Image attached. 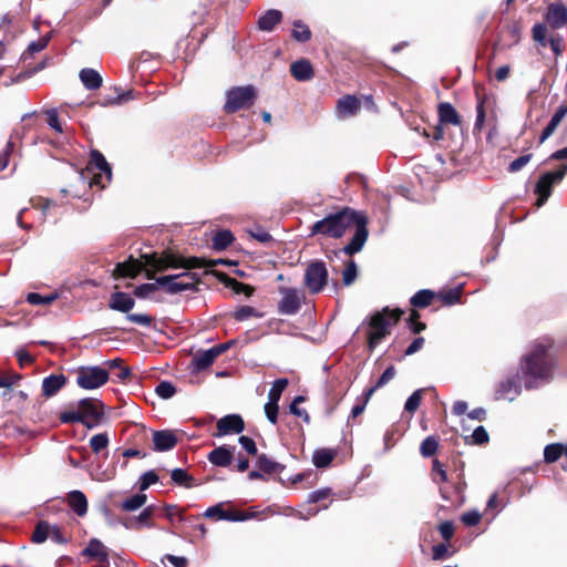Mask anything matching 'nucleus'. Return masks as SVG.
I'll use <instances>...</instances> for the list:
<instances>
[{
    "label": "nucleus",
    "mask_w": 567,
    "mask_h": 567,
    "mask_svg": "<svg viewBox=\"0 0 567 567\" xmlns=\"http://www.w3.org/2000/svg\"><path fill=\"white\" fill-rule=\"evenodd\" d=\"M352 226L355 228L354 235L342 249L346 255L352 256L363 248L369 236L368 217L364 213L343 207L316 221L311 227V235L320 234L331 238H341Z\"/></svg>",
    "instance_id": "1"
},
{
    "label": "nucleus",
    "mask_w": 567,
    "mask_h": 567,
    "mask_svg": "<svg viewBox=\"0 0 567 567\" xmlns=\"http://www.w3.org/2000/svg\"><path fill=\"white\" fill-rule=\"evenodd\" d=\"M403 315L404 311L401 308L390 309L384 307L370 317L367 332V343L370 351H373L383 339L391 334V329L399 323Z\"/></svg>",
    "instance_id": "2"
},
{
    "label": "nucleus",
    "mask_w": 567,
    "mask_h": 567,
    "mask_svg": "<svg viewBox=\"0 0 567 567\" xmlns=\"http://www.w3.org/2000/svg\"><path fill=\"white\" fill-rule=\"evenodd\" d=\"M174 250L167 248L162 252L142 254L138 259L130 256L127 260L118 262L114 269V276L116 278H135L142 271H145L147 279H154L156 272H164L165 270H158L155 266L156 260H162L164 256Z\"/></svg>",
    "instance_id": "3"
},
{
    "label": "nucleus",
    "mask_w": 567,
    "mask_h": 567,
    "mask_svg": "<svg viewBox=\"0 0 567 567\" xmlns=\"http://www.w3.org/2000/svg\"><path fill=\"white\" fill-rule=\"evenodd\" d=\"M112 178V168L106 162L104 155L97 151L92 150L90 153V161L85 169L78 174L79 182L90 187L96 185L100 188L105 187L104 179L110 183Z\"/></svg>",
    "instance_id": "4"
},
{
    "label": "nucleus",
    "mask_w": 567,
    "mask_h": 567,
    "mask_svg": "<svg viewBox=\"0 0 567 567\" xmlns=\"http://www.w3.org/2000/svg\"><path fill=\"white\" fill-rule=\"evenodd\" d=\"M551 370V358L544 346H537L522 363V373L533 381L549 379Z\"/></svg>",
    "instance_id": "5"
},
{
    "label": "nucleus",
    "mask_w": 567,
    "mask_h": 567,
    "mask_svg": "<svg viewBox=\"0 0 567 567\" xmlns=\"http://www.w3.org/2000/svg\"><path fill=\"white\" fill-rule=\"evenodd\" d=\"M217 265H231V261L226 259H206L202 257H184L178 252H168L162 260H156L155 266L158 270L178 269L186 270L198 268H213Z\"/></svg>",
    "instance_id": "6"
},
{
    "label": "nucleus",
    "mask_w": 567,
    "mask_h": 567,
    "mask_svg": "<svg viewBox=\"0 0 567 567\" xmlns=\"http://www.w3.org/2000/svg\"><path fill=\"white\" fill-rule=\"evenodd\" d=\"M257 96V89L252 84L233 86L226 92L224 112L234 114L240 110H248L255 104Z\"/></svg>",
    "instance_id": "7"
},
{
    "label": "nucleus",
    "mask_w": 567,
    "mask_h": 567,
    "mask_svg": "<svg viewBox=\"0 0 567 567\" xmlns=\"http://www.w3.org/2000/svg\"><path fill=\"white\" fill-rule=\"evenodd\" d=\"M135 306V300L126 292L116 291L111 293L109 307L112 310L127 313L126 319L141 326H151L153 317L145 313H128Z\"/></svg>",
    "instance_id": "8"
},
{
    "label": "nucleus",
    "mask_w": 567,
    "mask_h": 567,
    "mask_svg": "<svg viewBox=\"0 0 567 567\" xmlns=\"http://www.w3.org/2000/svg\"><path fill=\"white\" fill-rule=\"evenodd\" d=\"M567 175V164H561L558 169L554 172H546L540 175L535 184L534 194L537 196L536 205L542 207L551 196L553 188L559 184Z\"/></svg>",
    "instance_id": "9"
},
{
    "label": "nucleus",
    "mask_w": 567,
    "mask_h": 567,
    "mask_svg": "<svg viewBox=\"0 0 567 567\" xmlns=\"http://www.w3.org/2000/svg\"><path fill=\"white\" fill-rule=\"evenodd\" d=\"M75 373L76 384L84 390L99 389L110 379L109 371L99 365L79 367Z\"/></svg>",
    "instance_id": "10"
},
{
    "label": "nucleus",
    "mask_w": 567,
    "mask_h": 567,
    "mask_svg": "<svg viewBox=\"0 0 567 567\" xmlns=\"http://www.w3.org/2000/svg\"><path fill=\"white\" fill-rule=\"evenodd\" d=\"M305 286L310 293L321 292L328 284V270L322 260H313L308 264L305 271Z\"/></svg>",
    "instance_id": "11"
},
{
    "label": "nucleus",
    "mask_w": 567,
    "mask_h": 567,
    "mask_svg": "<svg viewBox=\"0 0 567 567\" xmlns=\"http://www.w3.org/2000/svg\"><path fill=\"white\" fill-rule=\"evenodd\" d=\"M78 410L82 415V424L94 427L103 416V403L96 399L85 398L79 401Z\"/></svg>",
    "instance_id": "12"
},
{
    "label": "nucleus",
    "mask_w": 567,
    "mask_h": 567,
    "mask_svg": "<svg viewBox=\"0 0 567 567\" xmlns=\"http://www.w3.org/2000/svg\"><path fill=\"white\" fill-rule=\"evenodd\" d=\"M279 293L282 296L278 303V312L281 315H296L301 307V298L296 288L279 287Z\"/></svg>",
    "instance_id": "13"
},
{
    "label": "nucleus",
    "mask_w": 567,
    "mask_h": 567,
    "mask_svg": "<svg viewBox=\"0 0 567 567\" xmlns=\"http://www.w3.org/2000/svg\"><path fill=\"white\" fill-rule=\"evenodd\" d=\"M217 432L214 436L220 437L229 434H239L245 430L244 419L239 414H228L216 423Z\"/></svg>",
    "instance_id": "14"
},
{
    "label": "nucleus",
    "mask_w": 567,
    "mask_h": 567,
    "mask_svg": "<svg viewBox=\"0 0 567 567\" xmlns=\"http://www.w3.org/2000/svg\"><path fill=\"white\" fill-rule=\"evenodd\" d=\"M81 554L82 556L96 560L99 567H110L107 548L97 538L90 539L87 546L82 550Z\"/></svg>",
    "instance_id": "15"
},
{
    "label": "nucleus",
    "mask_w": 567,
    "mask_h": 567,
    "mask_svg": "<svg viewBox=\"0 0 567 567\" xmlns=\"http://www.w3.org/2000/svg\"><path fill=\"white\" fill-rule=\"evenodd\" d=\"M152 436L153 450L156 452L171 451L178 443L177 433L172 430L153 431Z\"/></svg>",
    "instance_id": "16"
},
{
    "label": "nucleus",
    "mask_w": 567,
    "mask_h": 567,
    "mask_svg": "<svg viewBox=\"0 0 567 567\" xmlns=\"http://www.w3.org/2000/svg\"><path fill=\"white\" fill-rule=\"evenodd\" d=\"M545 19L550 28H563L567 24V7L560 1L550 3L547 8Z\"/></svg>",
    "instance_id": "17"
},
{
    "label": "nucleus",
    "mask_w": 567,
    "mask_h": 567,
    "mask_svg": "<svg viewBox=\"0 0 567 567\" xmlns=\"http://www.w3.org/2000/svg\"><path fill=\"white\" fill-rule=\"evenodd\" d=\"M235 449V446L229 445L218 446L208 453L207 458L215 466H229L234 457Z\"/></svg>",
    "instance_id": "18"
},
{
    "label": "nucleus",
    "mask_w": 567,
    "mask_h": 567,
    "mask_svg": "<svg viewBox=\"0 0 567 567\" xmlns=\"http://www.w3.org/2000/svg\"><path fill=\"white\" fill-rule=\"evenodd\" d=\"M439 122L443 125L461 126L462 118L455 107L449 102H441L437 105Z\"/></svg>",
    "instance_id": "19"
},
{
    "label": "nucleus",
    "mask_w": 567,
    "mask_h": 567,
    "mask_svg": "<svg viewBox=\"0 0 567 567\" xmlns=\"http://www.w3.org/2000/svg\"><path fill=\"white\" fill-rule=\"evenodd\" d=\"M567 115V101L563 102L558 109L553 114L550 121L546 125V127L543 130L540 136H539V144H543L547 138H549L555 131L557 130L558 125L561 123V121Z\"/></svg>",
    "instance_id": "20"
},
{
    "label": "nucleus",
    "mask_w": 567,
    "mask_h": 567,
    "mask_svg": "<svg viewBox=\"0 0 567 567\" xmlns=\"http://www.w3.org/2000/svg\"><path fill=\"white\" fill-rule=\"evenodd\" d=\"M214 275L218 280L225 285V287L231 289L235 293H244L246 297H250L255 292V288L250 285L240 282L235 278L229 277L227 274L221 271H215Z\"/></svg>",
    "instance_id": "21"
},
{
    "label": "nucleus",
    "mask_w": 567,
    "mask_h": 567,
    "mask_svg": "<svg viewBox=\"0 0 567 567\" xmlns=\"http://www.w3.org/2000/svg\"><path fill=\"white\" fill-rule=\"evenodd\" d=\"M336 109L341 117L353 116L361 109V101L355 95L347 94L338 100Z\"/></svg>",
    "instance_id": "22"
},
{
    "label": "nucleus",
    "mask_w": 567,
    "mask_h": 567,
    "mask_svg": "<svg viewBox=\"0 0 567 567\" xmlns=\"http://www.w3.org/2000/svg\"><path fill=\"white\" fill-rule=\"evenodd\" d=\"M181 276L168 275L162 276L157 278V285L159 288L164 289L167 293L176 295L186 290L192 289L190 284L179 282L178 278Z\"/></svg>",
    "instance_id": "23"
},
{
    "label": "nucleus",
    "mask_w": 567,
    "mask_h": 567,
    "mask_svg": "<svg viewBox=\"0 0 567 567\" xmlns=\"http://www.w3.org/2000/svg\"><path fill=\"white\" fill-rule=\"evenodd\" d=\"M290 73L297 81H309L315 76L312 64L307 59H300L290 64Z\"/></svg>",
    "instance_id": "24"
},
{
    "label": "nucleus",
    "mask_w": 567,
    "mask_h": 567,
    "mask_svg": "<svg viewBox=\"0 0 567 567\" xmlns=\"http://www.w3.org/2000/svg\"><path fill=\"white\" fill-rule=\"evenodd\" d=\"M68 382L63 374H51L42 381V394L45 398L55 395Z\"/></svg>",
    "instance_id": "25"
},
{
    "label": "nucleus",
    "mask_w": 567,
    "mask_h": 567,
    "mask_svg": "<svg viewBox=\"0 0 567 567\" xmlns=\"http://www.w3.org/2000/svg\"><path fill=\"white\" fill-rule=\"evenodd\" d=\"M282 12L277 9H269L257 21V27L261 31L271 32L277 24L282 21Z\"/></svg>",
    "instance_id": "26"
},
{
    "label": "nucleus",
    "mask_w": 567,
    "mask_h": 567,
    "mask_svg": "<svg viewBox=\"0 0 567 567\" xmlns=\"http://www.w3.org/2000/svg\"><path fill=\"white\" fill-rule=\"evenodd\" d=\"M68 505L80 517L87 513V499L83 492L72 491L66 496Z\"/></svg>",
    "instance_id": "27"
},
{
    "label": "nucleus",
    "mask_w": 567,
    "mask_h": 567,
    "mask_svg": "<svg viewBox=\"0 0 567 567\" xmlns=\"http://www.w3.org/2000/svg\"><path fill=\"white\" fill-rule=\"evenodd\" d=\"M436 299V292L430 289H421L410 298V303L416 309L427 308Z\"/></svg>",
    "instance_id": "28"
},
{
    "label": "nucleus",
    "mask_w": 567,
    "mask_h": 567,
    "mask_svg": "<svg viewBox=\"0 0 567 567\" xmlns=\"http://www.w3.org/2000/svg\"><path fill=\"white\" fill-rule=\"evenodd\" d=\"M338 451L332 449L316 450L312 456V462L317 468L328 467L337 457Z\"/></svg>",
    "instance_id": "29"
},
{
    "label": "nucleus",
    "mask_w": 567,
    "mask_h": 567,
    "mask_svg": "<svg viewBox=\"0 0 567 567\" xmlns=\"http://www.w3.org/2000/svg\"><path fill=\"white\" fill-rule=\"evenodd\" d=\"M80 79L87 90H96L102 85V76L94 69L85 68L80 71Z\"/></svg>",
    "instance_id": "30"
},
{
    "label": "nucleus",
    "mask_w": 567,
    "mask_h": 567,
    "mask_svg": "<svg viewBox=\"0 0 567 567\" xmlns=\"http://www.w3.org/2000/svg\"><path fill=\"white\" fill-rule=\"evenodd\" d=\"M257 467L266 474H279L285 470V466L271 458L266 454L257 455Z\"/></svg>",
    "instance_id": "31"
},
{
    "label": "nucleus",
    "mask_w": 567,
    "mask_h": 567,
    "mask_svg": "<svg viewBox=\"0 0 567 567\" xmlns=\"http://www.w3.org/2000/svg\"><path fill=\"white\" fill-rule=\"evenodd\" d=\"M463 287L451 288L436 292V299H439L444 306H453L461 302Z\"/></svg>",
    "instance_id": "32"
},
{
    "label": "nucleus",
    "mask_w": 567,
    "mask_h": 567,
    "mask_svg": "<svg viewBox=\"0 0 567 567\" xmlns=\"http://www.w3.org/2000/svg\"><path fill=\"white\" fill-rule=\"evenodd\" d=\"M215 360V354L213 353L212 349H208L206 351L197 352V354L193 358L192 363L196 371H204L209 368Z\"/></svg>",
    "instance_id": "33"
},
{
    "label": "nucleus",
    "mask_w": 567,
    "mask_h": 567,
    "mask_svg": "<svg viewBox=\"0 0 567 567\" xmlns=\"http://www.w3.org/2000/svg\"><path fill=\"white\" fill-rule=\"evenodd\" d=\"M234 240L235 237L230 230H219L213 236V248L217 251H221L226 249L228 246H230Z\"/></svg>",
    "instance_id": "34"
},
{
    "label": "nucleus",
    "mask_w": 567,
    "mask_h": 567,
    "mask_svg": "<svg viewBox=\"0 0 567 567\" xmlns=\"http://www.w3.org/2000/svg\"><path fill=\"white\" fill-rule=\"evenodd\" d=\"M114 94H107L104 96V99L101 101V105L109 106L113 104H118L123 101H128L132 99V90L128 91H122L121 87H113Z\"/></svg>",
    "instance_id": "35"
},
{
    "label": "nucleus",
    "mask_w": 567,
    "mask_h": 567,
    "mask_svg": "<svg viewBox=\"0 0 567 567\" xmlns=\"http://www.w3.org/2000/svg\"><path fill=\"white\" fill-rule=\"evenodd\" d=\"M146 501L147 496L141 492L123 501L120 504V508L123 512H134L144 506Z\"/></svg>",
    "instance_id": "36"
},
{
    "label": "nucleus",
    "mask_w": 567,
    "mask_h": 567,
    "mask_svg": "<svg viewBox=\"0 0 567 567\" xmlns=\"http://www.w3.org/2000/svg\"><path fill=\"white\" fill-rule=\"evenodd\" d=\"M565 454V445L561 443H551L544 449V461L548 464L555 463Z\"/></svg>",
    "instance_id": "37"
},
{
    "label": "nucleus",
    "mask_w": 567,
    "mask_h": 567,
    "mask_svg": "<svg viewBox=\"0 0 567 567\" xmlns=\"http://www.w3.org/2000/svg\"><path fill=\"white\" fill-rule=\"evenodd\" d=\"M291 37L298 42H307L311 39L312 32L309 29V27L301 20H296L293 22V30L291 32Z\"/></svg>",
    "instance_id": "38"
},
{
    "label": "nucleus",
    "mask_w": 567,
    "mask_h": 567,
    "mask_svg": "<svg viewBox=\"0 0 567 567\" xmlns=\"http://www.w3.org/2000/svg\"><path fill=\"white\" fill-rule=\"evenodd\" d=\"M51 525L47 520H40L34 527L31 540L35 544L44 543L50 535Z\"/></svg>",
    "instance_id": "39"
},
{
    "label": "nucleus",
    "mask_w": 567,
    "mask_h": 567,
    "mask_svg": "<svg viewBox=\"0 0 567 567\" xmlns=\"http://www.w3.org/2000/svg\"><path fill=\"white\" fill-rule=\"evenodd\" d=\"M289 381L286 378L277 379L268 393V401L279 403L285 389L288 386Z\"/></svg>",
    "instance_id": "40"
},
{
    "label": "nucleus",
    "mask_w": 567,
    "mask_h": 567,
    "mask_svg": "<svg viewBox=\"0 0 567 567\" xmlns=\"http://www.w3.org/2000/svg\"><path fill=\"white\" fill-rule=\"evenodd\" d=\"M477 104H476V121L474 124V130L481 131L485 124V103L486 96L484 94L476 93Z\"/></svg>",
    "instance_id": "41"
},
{
    "label": "nucleus",
    "mask_w": 567,
    "mask_h": 567,
    "mask_svg": "<svg viewBox=\"0 0 567 567\" xmlns=\"http://www.w3.org/2000/svg\"><path fill=\"white\" fill-rule=\"evenodd\" d=\"M477 104H476V121L474 124V130L481 131L485 124V103L486 96L484 94L476 93Z\"/></svg>",
    "instance_id": "42"
},
{
    "label": "nucleus",
    "mask_w": 567,
    "mask_h": 567,
    "mask_svg": "<svg viewBox=\"0 0 567 567\" xmlns=\"http://www.w3.org/2000/svg\"><path fill=\"white\" fill-rule=\"evenodd\" d=\"M171 478L176 485L184 487H190L194 482V477L183 468H174L171 472Z\"/></svg>",
    "instance_id": "43"
},
{
    "label": "nucleus",
    "mask_w": 567,
    "mask_h": 567,
    "mask_svg": "<svg viewBox=\"0 0 567 567\" xmlns=\"http://www.w3.org/2000/svg\"><path fill=\"white\" fill-rule=\"evenodd\" d=\"M255 517V513L229 508L225 509L223 520L244 522Z\"/></svg>",
    "instance_id": "44"
},
{
    "label": "nucleus",
    "mask_w": 567,
    "mask_h": 567,
    "mask_svg": "<svg viewBox=\"0 0 567 567\" xmlns=\"http://www.w3.org/2000/svg\"><path fill=\"white\" fill-rule=\"evenodd\" d=\"M439 449V441L435 436L425 437L420 446V453L423 457H431L436 454Z\"/></svg>",
    "instance_id": "45"
},
{
    "label": "nucleus",
    "mask_w": 567,
    "mask_h": 567,
    "mask_svg": "<svg viewBox=\"0 0 567 567\" xmlns=\"http://www.w3.org/2000/svg\"><path fill=\"white\" fill-rule=\"evenodd\" d=\"M465 442L471 444H477L483 445L488 443L489 435L484 426L480 425L476 429H474L471 436H465Z\"/></svg>",
    "instance_id": "46"
},
{
    "label": "nucleus",
    "mask_w": 567,
    "mask_h": 567,
    "mask_svg": "<svg viewBox=\"0 0 567 567\" xmlns=\"http://www.w3.org/2000/svg\"><path fill=\"white\" fill-rule=\"evenodd\" d=\"M165 516L173 522L175 517L178 518L179 522H187V520H197V517H194L193 515L186 516L184 514V509L178 508L176 505H165Z\"/></svg>",
    "instance_id": "47"
},
{
    "label": "nucleus",
    "mask_w": 567,
    "mask_h": 567,
    "mask_svg": "<svg viewBox=\"0 0 567 567\" xmlns=\"http://www.w3.org/2000/svg\"><path fill=\"white\" fill-rule=\"evenodd\" d=\"M260 318L261 315L257 311L256 308L251 306H240L237 308V310L233 313V318L236 321H245L249 318Z\"/></svg>",
    "instance_id": "48"
},
{
    "label": "nucleus",
    "mask_w": 567,
    "mask_h": 567,
    "mask_svg": "<svg viewBox=\"0 0 567 567\" xmlns=\"http://www.w3.org/2000/svg\"><path fill=\"white\" fill-rule=\"evenodd\" d=\"M358 276V268L354 260L350 259L347 261L344 270L342 272V281L344 286H350L354 282Z\"/></svg>",
    "instance_id": "49"
},
{
    "label": "nucleus",
    "mask_w": 567,
    "mask_h": 567,
    "mask_svg": "<svg viewBox=\"0 0 567 567\" xmlns=\"http://www.w3.org/2000/svg\"><path fill=\"white\" fill-rule=\"evenodd\" d=\"M109 445V436L106 433H99L91 437L90 447L93 453L97 454L101 451L105 450Z\"/></svg>",
    "instance_id": "50"
},
{
    "label": "nucleus",
    "mask_w": 567,
    "mask_h": 567,
    "mask_svg": "<svg viewBox=\"0 0 567 567\" xmlns=\"http://www.w3.org/2000/svg\"><path fill=\"white\" fill-rule=\"evenodd\" d=\"M159 477L154 470H150L142 474L138 480V489L140 492L146 491L151 485L157 483Z\"/></svg>",
    "instance_id": "51"
},
{
    "label": "nucleus",
    "mask_w": 567,
    "mask_h": 567,
    "mask_svg": "<svg viewBox=\"0 0 567 567\" xmlns=\"http://www.w3.org/2000/svg\"><path fill=\"white\" fill-rule=\"evenodd\" d=\"M58 298V296L55 293H51V295H48V296H42L38 292H29L27 295V301L30 303V305H33V306H38V305H50L52 303L55 299Z\"/></svg>",
    "instance_id": "52"
},
{
    "label": "nucleus",
    "mask_w": 567,
    "mask_h": 567,
    "mask_svg": "<svg viewBox=\"0 0 567 567\" xmlns=\"http://www.w3.org/2000/svg\"><path fill=\"white\" fill-rule=\"evenodd\" d=\"M431 475L434 483L447 481V473L444 470L443 464L437 458H434L432 462Z\"/></svg>",
    "instance_id": "53"
},
{
    "label": "nucleus",
    "mask_w": 567,
    "mask_h": 567,
    "mask_svg": "<svg viewBox=\"0 0 567 567\" xmlns=\"http://www.w3.org/2000/svg\"><path fill=\"white\" fill-rule=\"evenodd\" d=\"M155 393L159 398L168 400L176 393V388L169 381H161L155 388Z\"/></svg>",
    "instance_id": "54"
},
{
    "label": "nucleus",
    "mask_w": 567,
    "mask_h": 567,
    "mask_svg": "<svg viewBox=\"0 0 567 567\" xmlns=\"http://www.w3.org/2000/svg\"><path fill=\"white\" fill-rule=\"evenodd\" d=\"M154 279L155 282L142 284L137 286L133 291L134 296L144 299L147 298L151 293L155 292L159 288V285H157V278L155 277Z\"/></svg>",
    "instance_id": "55"
},
{
    "label": "nucleus",
    "mask_w": 567,
    "mask_h": 567,
    "mask_svg": "<svg viewBox=\"0 0 567 567\" xmlns=\"http://www.w3.org/2000/svg\"><path fill=\"white\" fill-rule=\"evenodd\" d=\"M422 394H423V390L420 389V390H416L414 391L406 400L405 404H404V410L409 413H414L420 404H421V401H422Z\"/></svg>",
    "instance_id": "56"
},
{
    "label": "nucleus",
    "mask_w": 567,
    "mask_h": 567,
    "mask_svg": "<svg viewBox=\"0 0 567 567\" xmlns=\"http://www.w3.org/2000/svg\"><path fill=\"white\" fill-rule=\"evenodd\" d=\"M45 114H47V123L49 124V126L58 133H61V134L64 133V130L60 122L58 111L55 109H50V110L45 111Z\"/></svg>",
    "instance_id": "57"
},
{
    "label": "nucleus",
    "mask_w": 567,
    "mask_h": 567,
    "mask_svg": "<svg viewBox=\"0 0 567 567\" xmlns=\"http://www.w3.org/2000/svg\"><path fill=\"white\" fill-rule=\"evenodd\" d=\"M332 495V489L330 487L319 488L311 492L308 495V503L316 504L321 501L328 499Z\"/></svg>",
    "instance_id": "58"
},
{
    "label": "nucleus",
    "mask_w": 567,
    "mask_h": 567,
    "mask_svg": "<svg viewBox=\"0 0 567 567\" xmlns=\"http://www.w3.org/2000/svg\"><path fill=\"white\" fill-rule=\"evenodd\" d=\"M49 41H50V37L49 35H44L40 39H38L37 41H32L28 48H27V51L24 54H28V55H33L34 53H38L42 50H44L48 44H49Z\"/></svg>",
    "instance_id": "59"
},
{
    "label": "nucleus",
    "mask_w": 567,
    "mask_h": 567,
    "mask_svg": "<svg viewBox=\"0 0 567 567\" xmlns=\"http://www.w3.org/2000/svg\"><path fill=\"white\" fill-rule=\"evenodd\" d=\"M547 28L543 23H536L532 29V35L535 42L545 47L547 43L546 40Z\"/></svg>",
    "instance_id": "60"
},
{
    "label": "nucleus",
    "mask_w": 567,
    "mask_h": 567,
    "mask_svg": "<svg viewBox=\"0 0 567 567\" xmlns=\"http://www.w3.org/2000/svg\"><path fill=\"white\" fill-rule=\"evenodd\" d=\"M14 150V142L10 138L0 153V172L9 165V159Z\"/></svg>",
    "instance_id": "61"
},
{
    "label": "nucleus",
    "mask_w": 567,
    "mask_h": 567,
    "mask_svg": "<svg viewBox=\"0 0 567 567\" xmlns=\"http://www.w3.org/2000/svg\"><path fill=\"white\" fill-rule=\"evenodd\" d=\"M533 157V154H525V155H522L519 157H517L516 159H514L507 167V172L508 173H516V172H519L525 165H527L529 163V161L532 159Z\"/></svg>",
    "instance_id": "62"
},
{
    "label": "nucleus",
    "mask_w": 567,
    "mask_h": 567,
    "mask_svg": "<svg viewBox=\"0 0 567 567\" xmlns=\"http://www.w3.org/2000/svg\"><path fill=\"white\" fill-rule=\"evenodd\" d=\"M250 237L256 239L257 241L261 244H269L274 241L272 236L265 230L262 227H256L254 230H249Z\"/></svg>",
    "instance_id": "63"
},
{
    "label": "nucleus",
    "mask_w": 567,
    "mask_h": 567,
    "mask_svg": "<svg viewBox=\"0 0 567 567\" xmlns=\"http://www.w3.org/2000/svg\"><path fill=\"white\" fill-rule=\"evenodd\" d=\"M154 514H155V507L152 505L147 506L136 517V523L151 527V526H153L152 518H153Z\"/></svg>",
    "instance_id": "64"
}]
</instances>
